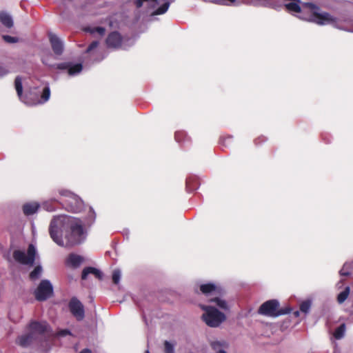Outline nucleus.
<instances>
[{"label": "nucleus", "mask_w": 353, "mask_h": 353, "mask_svg": "<svg viewBox=\"0 0 353 353\" xmlns=\"http://www.w3.org/2000/svg\"><path fill=\"white\" fill-rule=\"evenodd\" d=\"M95 219V212L91 207L83 221L65 214L54 216L49 226L50 236L59 246L68 248L79 245L87 239L85 227H90Z\"/></svg>", "instance_id": "nucleus-1"}, {"label": "nucleus", "mask_w": 353, "mask_h": 353, "mask_svg": "<svg viewBox=\"0 0 353 353\" xmlns=\"http://www.w3.org/2000/svg\"><path fill=\"white\" fill-rule=\"evenodd\" d=\"M48 327L46 322L32 321L28 327V333L19 336L17 343L22 347H27L34 341L44 337Z\"/></svg>", "instance_id": "nucleus-2"}, {"label": "nucleus", "mask_w": 353, "mask_h": 353, "mask_svg": "<svg viewBox=\"0 0 353 353\" xmlns=\"http://www.w3.org/2000/svg\"><path fill=\"white\" fill-rule=\"evenodd\" d=\"M14 88L19 100L29 106L44 103L49 100L50 97V89L49 86L44 87L40 99H39L37 97H33L31 92H26L25 94H23L22 79L19 76L15 78Z\"/></svg>", "instance_id": "nucleus-3"}, {"label": "nucleus", "mask_w": 353, "mask_h": 353, "mask_svg": "<svg viewBox=\"0 0 353 353\" xmlns=\"http://www.w3.org/2000/svg\"><path fill=\"white\" fill-rule=\"evenodd\" d=\"M303 6L308 8L312 12V14H310L308 17H299L301 19L321 26L334 24L337 22V19L327 12H317L319 8L313 3H306L303 4Z\"/></svg>", "instance_id": "nucleus-4"}, {"label": "nucleus", "mask_w": 353, "mask_h": 353, "mask_svg": "<svg viewBox=\"0 0 353 353\" xmlns=\"http://www.w3.org/2000/svg\"><path fill=\"white\" fill-rule=\"evenodd\" d=\"M59 194L65 198L64 208L68 212L73 213L80 212L84 206L82 199L76 194L67 189H59Z\"/></svg>", "instance_id": "nucleus-5"}, {"label": "nucleus", "mask_w": 353, "mask_h": 353, "mask_svg": "<svg viewBox=\"0 0 353 353\" xmlns=\"http://www.w3.org/2000/svg\"><path fill=\"white\" fill-rule=\"evenodd\" d=\"M56 59L57 58L52 55L50 53H48V54L43 56L41 61L44 65L50 68L56 67L59 70H67L68 74L70 76H75L79 74L83 69L81 63L73 64L71 62H64L54 64L53 63V60Z\"/></svg>", "instance_id": "nucleus-6"}, {"label": "nucleus", "mask_w": 353, "mask_h": 353, "mask_svg": "<svg viewBox=\"0 0 353 353\" xmlns=\"http://www.w3.org/2000/svg\"><path fill=\"white\" fill-rule=\"evenodd\" d=\"M204 310L202 319L211 327H219L226 319L225 315L212 306L201 305Z\"/></svg>", "instance_id": "nucleus-7"}, {"label": "nucleus", "mask_w": 353, "mask_h": 353, "mask_svg": "<svg viewBox=\"0 0 353 353\" xmlns=\"http://www.w3.org/2000/svg\"><path fill=\"white\" fill-rule=\"evenodd\" d=\"M279 302L276 299L265 301L260 306L259 309V314L275 318L289 314L292 311L290 307L279 309Z\"/></svg>", "instance_id": "nucleus-8"}, {"label": "nucleus", "mask_w": 353, "mask_h": 353, "mask_svg": "<svg viewBox=\"0 0 353 353\" xmlns=\"http://www.w3.org/2000/svg\"><path fill=\"white\" fill-rule=\"evenodd\" d=\"M171 3L170 0H164L163 3L159 6V0H136L134 4L137 8L145 6L148 11L153 10L150 17L165 14Z\"/></svg>", "instance_id": "nucleus-9"}, {"label": "nucleus", "mask_w": 353, "mask_h": 353, "mask_svg": "<svg viewBox=\"0 0 353 353\" xmlns=\"http://www.w3.org/2000/svg\"><path fill=\"white\" fill-rule=\"evenodd\" d=\"M37 254L35 246L32 244L28 245L27 252L21 250H14L12 252L13 260L21 265H32Z\"/></svg>", "instance_id": "nucleus-10"}, {"label": "nucleus", "mask_w": 353, "mask_h": 353, "mask_svg": "<svg viewBox=\"0 0 353 353\" xmlns=\"http://www.w3.org/2000/svg\"><path fill=\"white\" fill-rule=\"evenodd\" d=\"M53 293V287L50 281L42 280L34 291V296L37 301H43L51 296Z\"/></svg>", "instance_id": "nucleus-11"}, {"label": "nucleus", "mask_w": 353, "mask_h": 353, "mask_svg": "<svg viewBox=\"0 0 353 353\" xmlns=\"http://www.w3.org/2000/svg\"><path fill=\"white\" fill-rule=\"evenodd\" d=\"M194 290L195 292L200 291L206 296L211 295H219L221 294L222 292V289L220 285L212 282L196 284L194 288Z\"/></svg>", "instance_id": "nucleus-12"}, {"label": "nucleus", "mask_w": 353, "mask_h": 353, "mask_svg": "<svg viewBox=\"0 0 353 353\" xmlns=\"http://www.w3.org/2000/svg\"><path fill=\"white\" fill-rule=\"evenodd\" d=\"M72 314L77 321H81L85 316L84 307L81 302L76 297H72L68 304Z\"/></svg>", "instance_id": "nucleus-13"}, {"label": "nucleus", "mask_w": 353, "mask_h": 353, "mask_svg": "<svg viewBox=\"0 0 353 353\" xmlns=\"http://www.w3.org/2000/svg\"><path fill=\"white\" fill-rule=\"evenodd\" d=\"M108 48L112 49H125L126 46L122 37L118 32H112L106 39Z\"/></svg>", "instance_id": "nucleus-14"}, {"label": "nucleus", "mask_w": 353, "mask_h": 353, "mask_svg": "<svg viewBox=\"0 0 353 353\" xmlns=\"http://www.w3.org/2000/svg\"><path fill=\"white\" fill-rule=\"evenodd\" d=\"M48 37L52 51L55 56L61 55L64 49L63 41L53 33H49Z\"/></svg>", "instance_id": "nucleus-15"}, {"label": "nucleus", "mask_w": 353, "mask_h": 353, "mask_svg": "<svg viewBox=\"0 0 353 353\" xmlns=\"http://www.w3.org/2000/svg\"><path fill=\"white\" fill-rule=\"evenodd\" d=\"M285 7L286 10L290 13H299L301 12V8L300 6V0H284Z\"/></svg>", "instance_id": "nucleus-16"}, {"label": "nucleus", "mask_w": 353, "mask_h": 353, "mask_svg": "<svg viewBox=\"0 0 353 353\" xmlns=\"http://www.w3.org/2000/svg\"><path fill=\"white\" fill-rule=\"evenodd\" d=\"M210 345L216 353H227L225 350L228 344L225 341H213L210 343Z\"/></svg>", "instance_id": "nucleus-17"}, {"label": "nucleus", "mask_w": 353, "mask_h": 353, "mask_svg": "<svg viewBox=\"0 0 353 353\" xmlns=\"http://www.w3.org/2000/svg\"><path fill=\"white\" fill-rule=\"evenodd\" d=\"M90 274H94L97 279H102L103 278V273L99 270L92 268V267H88L83 270L81 278L83 280H85L88 277V275Z\"/></svg>", "instance_id": "nucleus-18"}, {"label": "nucleus", "mask_w": 353, "mask_h": 353, "mask_svg": "<svg viewBox=\"0 0 353 353\" xmlns=\"http://www.w3.org/2000/svg\"><path fill=\"white\" fill-rule=\"evenodd\" d=\"M39 208V204L37 202L27 203L23 205V211L26 216H30L36 213Z\"/></svg>", "instance_id": "nucleus-19"}, {"label": "nucleus", "mask_w": 353, "mask_h": 353, "mask_svg": "<svg viewBox=\"0 0 353 353\" xmlns=\"http://www.w3.org/2000/svg\"><path fill=\"white\" fill-rule=\"evenodd\" d=\"M0 21L6 28H10L13 26V20L10 14L6 12H0Z\"/></svg>", "instance_id": "nucleus-20"}, {"label": "nucleus", "mask_w": 353, "mask_h": 353, "mask_svg": "<svg viewBox=\"0 0 353 353\" xmlns=\"http://www.w3.org/2000/svg\"><path fill=\"white\" fill-rule=\"evenodd\" d=\"M83 261V258L75 254H70L68 258V263L74 268L79 267Z\"/></svg>", "instance_id": "nucleus-21"}, {"label": "nucleus", "mask_w": 353, "mask_h": 353, "mask_svg": "<svg viewBox=\"0 0 353 353\" xmlns=\"http://www.w3.org/2000/svg\"><path fill=\"white\" fill-rule=\"evenodd\" d=\"M353 274V261L351 263H345L340 270L341 276H348Z\"/></svg>", "instance_id": "nucleus-22"}, {"label": "nucleus", "mask_w": 353, "mask_h": 353, "mask_svg": "<svg viewBox=\"0 0 353 353\" xmlns=\"http://www.w3.org/2000/svg\"><path fill=\"white\" fill-rule=\"evenodd\" d=\"M85 32H90L92 34H99L102 36L105 34V30L103 27H86L84 28Z\"/></svg>", "instance_id": "nucleus-23"}, {"label": "nucleus", "mask_w": 353, "mask_h": 353, "mask_svg": "<svg viewBox=\"0 0 353 353\" xmlns=\"http://www.w3.org/2000/svg\"><path fill=\"white\" fill-rule=\"evenodd\" d=\"M211 302H214L216 303V305L219 307L220 309H222L223 310H229L228 304V303L219 297H216L214 299H212L210 300Z\"/></svg>", "instance_id": "nucleus-24"}, {"label": "nucleus", "mask_w": 353, "mask_h": 353, "mask_svg": "<svg viewBox=\"0 0 353 353\" xmlns=\"http://www.w3.org/2000/svg\"><path fill=\"white\" fill-rule=\"evenodd\" d=\"M350 292V287L347 286L342 292L337 296V301L339 303H343L348 297Z\"/></svg>", "instance_id": "nucleus-25"}, {"label": "nucleus", "mask_w": 353, "mask_h": 353, "mask_svg": "<svg viewBox=\"0 0 353 353\" xmlns=\"http://www.w3.org/2000/svg\"><path fill=\"white\" fill-rule=\"evenodd\" d=\"M43 272V268L41 265H37L34 269L30 272V278L31 280L34 281L38 279Z\"/></svg>", "instance_id": "nucleus-26"}, {"label": "nucleus", "mask_w": 353, "mask_h": 353, "mask_svg": "<svg viewBox=\"0 0 353 353\" xmlns=\"http://www.w3.org/2000/svg\"><path fill=\"white\" fill-rule=\"evenodd\" d=\"M345 332V325L343 323L336 329L334 333V336L336 339H341L344 336Z\"/></svg>", "instance_id": "nucleus-27"}, {"label": "nucleus", "mask_w": 353, "mask_h": 353, "mask_svg": "<svg viewBox=\"0 0 353 353\" xmlns=\"http://www.w3.org/2000/svg\"><path fill=\"white\" fill-rule=\"evenodd\" d=\"M311 307V301H305L302 302L300 305V310L301 312L307 314L310 312Z\"/></svg>", "instance_id": "nucleus-28"}, {"label": "nucleus", "mask_w": 353, "mask_h": 353, "mask_svg": "<svg viewBox=\"0 0 353 353\" xmlns=\"http://www.w3.org/2000/svg\"><path fill=\"white\" fill-rule=\"evenodd\" d=\"M112 281L114 284H118L121 277V272L119 269H116L112 272Z\"/></svg>", "instance_id": "nucleus-29"}, {"label": "nucleus", "mask_w": 353, "mask_h": 353, "mask_svg": "<svg viewBox=\"0 0 353 353\" xmlns=\"http://www.w3.org/2000/svg\"><path fill=\"white\" fill-rule=\"evenodd\" d=\"M165 353H174V345L168 341L164 343Z\"/></svg>", "instance_id": "nucleus-30"}, {"label": "nucleus", "mask_w": 353, "mask_h": 353, "mask_svg": "<svg viewBox=\"0 0 353 353\" xmlns=\"http://www.w3.org/2000/svg\"><path fill=\"white\" fill-rule=\"evenodd\" d=\"M205 1H210L220 5H230L234 3L236 0H204Z\"/></svg>", "instance_id": "nucleus-31"}, {"label": "nucleus", "mask_w": 353, "mask_h": 353, "mask_svg": "<svg viewBox=\"0 0 353 353\" xmlns=\"http://www.w3.org/2000/svg\"><path fill=\"white\" fill-rule=\"evenodd\" d=\"M99 41H92L90 46H88V48H87L86 50V52L87 53H89V54H92L93 53V51L94 50L97 49L99 46Z\"/></svg>", "instance_id": "nucleus-32"}, {"label": "nucleus", "mask_w": 353, "mask_h": 353, "mask_svg": "<svg viewBox=\"0 0 353 353\" xmlns=\"http://www.w3.org/2000/svg\"><path fill=\"white\" fill-rule=\"evenodd\" d=\"M3 39L6 42L9 43H15L19 41V39L17 37L9 35H3Z\"/></svg>", "instance_id": "nucleus-33"}, {"label": "nucleus", "mask_w": 353, "mask_h": 353, "mask_svg": "<svg viewBox=\"0 0 353 353\" xmlns=\"http://www.w3.org/2000/svg\"><path fill=\"white\" fill-rule=\"evenodd\" d=\"M71 332L68 330H61L58 333L57 335L59 336H65L67 335H70Z\"/></svg>", "instance_id": "nucleus-34"}, {"label": "nucleus", "mask_w": 353, "mask_h": 353, "mask_svg": "<svg viewBox=\"0 0 353 353\" xmlns=\"http://www.w3.org/2000/svg\"><path fill=\"white\" fill-rule=\"evenodd\" d=\"M48 202H45V203H43V208H44L45 209H46L48 211H52V210H53V208H50V207H48Z\"/></svg>", "instance_id": "nucleus-35"}, {"label": "nucleus", "mask_w": 353, "mask_h": 353, "mask_svg": "<svg viewBox=\"0 0 353 353\" xmlns=\"http://www.w3.org/2000/svg\"><path fill=\"white\" fill-rule=\"evenodd\" d=\"M79 353H92V351L90 349L85 348L82 350Z\"/></svg>", "instance_id": "nucleus-36"}, {"label": "nucleus", "mask_w": 353, "mask_h": 353, "mask_svg": "<svg viewBox=\"0 0 353 353\" xmlns=\"http://www.w3.org/2000/svg\"><path fill=\"white\" fill-rule=\"evenodd\" d=\"M293 315L295 316V317H299V315H300V312L296 310L295 312H293Z\"/></svg>", "instance_id": "nucleus-37"}, {"label": "nucleus", "mask_w": 353, "mask_h": 353, "mask_svg": "<svg viewBox=\"0 0 353 353\" xmlns=\"http://www.w3.org/2000/svg\"><path fill=\"white\" fill-rule=\"evenodd\" d=\"M52 200H53L54 201H57V202L59 201V199L57 198H56V197H53L52 199Z\"/></svg>", "instance_id": "nucleus-38"}, {"label": "nucleus", "mask_w": 353, "mask_h": 353, "mask_svg": "<svg viewBox=\"0 0 353 353\" xmlns=\"http://www.w3.org/2000/svg\"><path fill=\"white\" fill-rule=\"evenodd\" d=\"M334 353H342L341 351L338 350H335Z\"/></svg>", "instance_id": "nucleus-39"}, {"label": "nucleus", "mask_w": 353, "mask_h": 353, "mask_svg": "<svg viewBox=\"0 0 353 353\" xmlns=\"http://www.w3.org/2000/svg\"><path fill=\"white\" fill-rule=\"evenodd\" d=\"M103 58H104V57H101V59H98L97 61V62H99V61H101Z\"/></svg>", "instance_id": "nucleus-40"}, {"label": "nucleus", "mask_w": 353, "mask_h": 353, "mask_svg": "<svg viewBox=\"0 0 353 353\" xmlns=\"http://www.w3.org/2000/svg\"><path fill=\"white\" fill-rule=\"evenodd\" d=\"M8 260L9 262H12V259L10 258H8Z\"/></svg>", "instance_id": "nucleus-41"}, {"label": "nucleus", "mask_w": 353, "mask_h": 353, "mask_svg": "<svg viewBox=\"0 0 353 353\" xmlns=\"http://www.w3.org/2000/svg\"><path fill=\"white\" fill-rule=\"evenodd\" d=\"M145 353H150L149 350H146Z\"/></svg>", "instance_id": "nucleus-42"}]
</instances>
